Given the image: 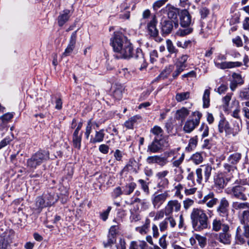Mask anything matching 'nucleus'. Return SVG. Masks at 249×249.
Masks as SVG:
<instances>
[{
	"label": "nucleus",
	"instance_id": "obj_1",
	"mask_svg": "<svg viewBox=\"0 0 249 249\" xmlns=\"http://www.w3.org/2000/svg\"><path fill=\"white\" fill-rule=\"evenodd\" d=\"M193 228L196 231H201L208 227V217L205 211L200 208H194L191 213Z\"/></svg>",
	"mask_w": 249,
	"mask_h": 249
},
{
	"label": "nucleus",
	"instance_id": "obj_2",
	"mask_svg": "<svg viewBox=\"0 0 249 249\" xmlns=\"http://www.w3.org/2000/svg\"><path fill=\"white\" fill-rule=\"evenodd\" d=\"M50 159V153L47 150L40 149L27 160V167L34 171L38 166L46 162Z\"/></svg>",
	"mask_w": 249,
	"mask_h": 249
},
{
	"label": "nucleus",
	"instance_id": "obj_3",
	"mask_svg": "<svg viewBox=\"0 0 249 249\" xmlns=\"http://www.w3.org/2000/svg\"><path fill=\"white\" fill-rule=\"evenodd\" d=\"M124 35L120 32L114 33V36L110 39V44L115 52L114 56L117 59L124 58V49L123 48Z\"/></svg>",
	"mask_w": 249,
	"mask_h": 249
},
{
	"label": "nucleus",
	"instance_id": "obj_4",
	"mask_svg": "<svg viewBox=\"0 0 249 249\" xmlns=\"http://www.w3.org/2000/svg\"><path fill=\"white\" fill-rule=\"evenodd\" d=\"M135 57L137 59V62L142 64L140 68V70H142L147 67L145 60L140 50H134L132 44L125 38V59H129Z\"/></svg>",
	"mask_w": 249,
	"mask_h": 249
},
{
	"label": "nucleus",
	"instance_id": "obj_5",
	"mask_svg": "<svg viewBox=\"0 0 249 249\" xmlns=\"http://www.w3.org/2000/svg\"><path fill=\"white\" fill-rule=\"evenodd\" d=\"M227 57L221 53L218 54L214 59L213 62L215 66L221 70L233 69L240 67L242 65V63L239 61H226Z\"/></svg>",
	"mask_w": 249,
	"mask_h": 249
},
{
	"label": "nucleus",
	"instance_id": "obj_6",
	"mask_svg": "<svg viewBox=\"0 0 249 249\" xmlns=\"http://www.w3.org/2000/svg\"><path fill=\"white\" fill-rule=\"evenodd\" d=\"M247 190V187L238 185L227 188L225 190V192L227 194L231 195L232 197L242 201H246L247 200V196L246 195V192Z\"/></svg>",
	"mask_w": 249,
	"mask_h": 249
},
{
	"label": "nucleus",
	"instance_id": "obj_7",
	"mask_svg": "<svg viewBox=\"0 0 249 249\" xmlns=\"http://www.w3.org/2000/svg\"><path fill=\"white\" fill-rule=\"evenodd\" d=\"M242 155L240 153L235 152L231 154L227 159V162L223 165L225 172L231 173L237 169L236 165L241 159Z\"/></svg>",
	"mask_w": 249,
	"mask_h": 249
},
{
	"label": "nucleus",
	"instance_id": "obj_8",
	"mask_svg": "<svg viewBox=\"0 0 249 249\" xmlns=\"http://www.w3.org/2000/svg\"><path fill=\"white\" fill-rule=\"evenodd\" d=\"M212 171V167L209 164L201 165L196 170V181L199 184H201L203 182L202 173L204 174V180L205 182H207L211 175Z\"/></svg>",
	"mask_w": 249,
	"mask_h": 249
},
{
	"label": "nucleus",
	"instance_id": "obj_9",
	"mask_svg": "<svg viewBox=\"0 0 249 249\" xmlns=\"http://www.w3.org/2000/svg\"><path fill=\"white\" fill-rule=\"evenodd\" d=\"M192 116L194 117L192 119H188L184 123L183 130L187 133H190L200 123V120L202 117V114L199 111H196L192 113Z\"/></svg>",
	"mask_w": 249,
	"mask_h": 249
},
{
	"label": "nucleus",
	"instance_id": "obj_10",
	"mask_svg": "<svg viewBox=\"0 0 249 249\" xmlns=\"http://www.w3.org/2000/svg\"><path fill=\"white\" fill-rule=\"evenodd\" d=\"M15 236L13 230H6L0 235V249H7Z\"/></svg>",
	"mask_w": 249,
	"mask_h": 249
},
{
	"label": "nucleus",
	"instance_id": "obj_11",
	"mask_svg": "<svg viewBox=\"0 0 249 249\" xmlns=\"http://www.w3.org/2000/svg\"><path fill=\"white\" fill-rule=\"evenodd\" d=\"M230 228L229 225H225L223 228V231L218 233L217 240L220 243L229 245L231 242V234L229 232Z\"/></svg>",
	"mask_w": 249,
	"mask_h": 249
},
{
	"label": "nucleus",
	"instance_id": "obj_12",
	"mask_svg": "<svg viewBox=\"0 0 249 249\" xmlns=\"http://www.w3.org/2000/svg\"><path fill=\"white\" fill-rule=\"evenodd\" d=\"M168 196L167 192L158 194H154L151 197V201L154 208L158 209L164 203Z\"/></svg>",
	"mask_w": 249,
	"mask_h": 249
},
{
	"label": "nucleus",
	"instance_id": "obj_13",
	"mask_svg": "<svg viewBox=\"0 0 249 249\" xmlns=\"http://www.w3.org/2000/svg\"><path fill=\"white\" fill-rule=\"evenodd\" d=\"M229 202L225 197H222L217 208V212L219 216L227 217L229 213Z\"/></svg>",
	"mask_w": 249,
	"mask_h": 249
},
{
	"label": "nucleus",
	"instance_id": "obj_14",
	"mask_svg": "<svg viewBox=\"0 0 249 249\" xmlns=\"http://www.w3.org/2000/svg\"><path fill=\"white\" fill-rule=\"evenodd\" d=\"M173 22L175 27H177L178 24L176 22L169 20H164L161 22V33L163 36H165L171 33L173 29Z\"/></svg>",
	"mask_w": 249,
	"mask_h": 249
},
{
	"label": "nucleus",
	"instance_id": "obj_15",
	"mask_svg": "<svg viewBox=\"0 0 249 249\" xmlns=\"http://www.w3.org/2000/svg\"><path fill=\"white\" fill-rule=\"evenodd\" d=\"M180 203L177 200H172L168 202L165 207V215L166 216L172 214L174 211L178 212L180 210Z\"/></svg>",
	"mask_w": 249,
	"mask_h": 249
},
{
	"label": "nucleus",
	"instance_id": "obj_16",
	"mask_svg": "<svg viewBox=\"0 0 249 249\" xmlns=\"http://www.w3.org/2000/svg\"><path fill=\"white\" fill-rule=\"evenodd\" d=\"M73 14V11L69 9H64L60 12L57 17V22L59 26H63L70 19Z\"/></svg>",
	"mask_w": 249,
	"mask_h": 249
},
{
	"label": "nucleus",
	"instance_id": "obj_17",
	"mask_svg": "<svg viewBox=\"0 0 249 249\" xmlns=\"http://www.w3.org/2000/svg\"><path fill=\"white\" fill-rule=\"evenodd\" d=\"M157 20L155 15L151 17L150 20L147 23V30L149 34L153 37H157L158 35L159 31L156 28Z\"/></svg>",
	"mask_w": 249,
	"mask_h": 249
},
{
	"label": "nucleus",
	"instance_id": "obj_18",
	"mask_svg": "<svg viewBox=\"0 0 249 249\" xmlns=\"http://www.w3.org/2000/svg\"><path fill=\"white\" fill-rule=\"evenodd\" d=\"M141 120V117L139 115H135L130 118L126 122H125V128L133 130L134 126L138 124ZM131 136H129V138H127V140H130L131 138L133 137L135 134V131H131Z\"/></svg>",
	"mask_w": 249,
	"mask_h": 249
},
{
	"label": "nucleus",
	"instance_id": "obj_19",
	"mask_svg": "<svg viewBox=\"0 0 249 249\" xmlns=\"http://www.w3.org/2000/svg\"><path fill=\"white\" fill-rule=\"evenodd\" d=\"M77 32V31H75L72 33L70 39L69 44L65 49V52L63 53V56H68L73 51L76 44Z\"/></svg>",
	"mask_w": 249,
	"mask_h": 249
},
{
	"label": "nucleus",
	"instance_id": "obj_20",
	"mask_svg": "<svg viewBox=\"0 0 249 249\" xmlns=\"http://www.w3.org/2000/svg\"><path fill=\"white\" fill-rule=\"evenodd\" d=\"M167 155L168 157L171 156H173L172 160V164L173 167H179L180 165L183 162L185 158V154L184 153H182L181 156L178 159H176V158L177 157V154H176L175 151L173 150L170 151L167 153Z\"/></svg>",
	"mask_w": 249,
	"mask_h": 249
},
{
	"label": "nucleus",
	"instance_id": "obj_21",
	"mask_svg": "<svg viewBox=\"0 0 249 249\" xmlns=\"http://www.w3.org/2000/svg\"><path fill=\"white\" fill-rule=\"evenodd\" d=\"M214 186L219 189H223L227 184V182L222 173H218L213 176Z\"/></svg>",
	"mask_w": 249,
	"mask_h": 249
},
{
	"label": "nucleus",
	"instance_id": "obj_22",
	"mask_svg": "<svg viewBox=\"0 0 249 249\" xmlns=\"http://www.w3.org/2000/svg\"><path fill=\"white\" fill-rule=\"evenodd\" d=\"M117 230V227L116 226H112L110 227L107 236V241L104 242V245L105 248L111 246L115 242L116 240L115 235Z\"/></svg>",
	"mask_w": 249,
	"mask_h": 249
},
{
	"label": "nucleus",
	"instance_id": "obj_23",
	"mask_svg": "<svg viewBox=\"0 0 249 249\" xmlns=\"http://www.w3.org/2000/svg\"><path fill=\"white\" fill-rule=\"evenodd\" d=\"M232 127L230 126V136H232L234 137L236 136L242 129V120H231Z\"/></svg>",
	"mask_w": 249,
	"mask_h": 249
},
{
	"label": "nucleus",
	"instance_id": "obj_24",
	"mask_svg": "<svg viewBox=\"0 0 249 249\" xmlns=\"http://www.w3.org/2000/svg\"><path fill=\"white\" fill-rule=\"evenodd\" d=\"M162 140L155 138L152 142L148 145L147 152L151 153H157L162 149L163 144Z\"/></svg>",
	"mask_w": 249,
	"mask_h": 249
},
{
	"label": "nucleus",
	"instance_id": "obj_25",
	"mask_svg": "<svg viewBox=\"0 0 249 249\" xmlns=\"http://www.w3.org/2000/svg\"><path fill=\"white\" fill-rule=\"evenodd\" d=\"M163 13H167L168 17L172 19H176L178 18L179 13L178 9L170 5H167L164 8L161 10Z\"/></svg>",
	"mask_w": 249,
	"mask_h": 249
},
{
	"label": "nucleus",
	"instance_id": "obj_26",
	"mask_svg": "<svg viewBox=\"0 0 249 249\" xmlns=\"http://www.w3.org/2000/svg\"><path fill=\"white\" fill-rule=\"evenodd\" d=\"M218 131L220 133L225 132L226 136H230V125L229 122L225 119H221L218 125Z\"/></svg>",
	"mask_w": 249,
	"mask_h": 249
},
{
	"label": "nucleus",
	"instance_id": "obj_27",
	"mask_svg": "<svg viewBox=\"0 0 249 249\" xmlns=\"http://www.w3.org/2000/svg\"><path fill=\"white\" fill-rule=\"evenodd\" d=\"M202 201L208 207L212 208L217 203V199L214 197L213 193H210L203 197Z\"/></svg>",
	"mask_w": 249,
	"mask_h": 249
},
{
	"label": "nucleus",
	"instance_id": "obj_28",
	"mask_svg": "<svg viewBox=\"0 0 249 249\" xmlns=\"http://www.w3.org/2000/svg\"><path fill=\"white\" fill-rule=\"evenodd\" d=\"M55 203L53 200H46L45 197L38 196L36 199V207L38 209H42L44 207L50 206Z\"/></svg>",
	"mask_w": 249,
	"mask_h": 249
},
{
	"label": "nucleus",
	"instance_id": "obj_29",
	"mask_svg": "<svg viewBox=\"0 0 249 249\" xmlns=\"http://www.w3.org/2000/svg\"><path fill=\"white\" fill-rule=\"evenodd\" d=\"M191 23V17L187 10L182 12L180 17V24L182 27H188Z\"/></svg>",
	"mask_w": 249,
	"mask_h": 249
},
{
	"label": "nucleus",
	"instance_id": "obj_30",
	"mask_svg": "<svg viewBox=\"0 0 249 249\" xmlns=\"http://www.w3.org/2000/svg\"><path fill=\"white\" fill-rule=\"evenodd\" d=\"M190 114V111L186 107H182L180 109L177 110L175 118L178 120L182 122L185 120Z\"/></svg>",
	"mask_w": 249,
	"mask_h": 249
},
{
	"label": "nucleus",
	"instance_id": "obj_31",
	"mask_svg": "<svg viewBox=\"0 0 249 249\" xmlns=\"http://www.w3.org/2000/svg\"><path fill=\"white\" fill-rule=\"evenodd\" d=\"M105 134L103 129L99 131H96L94 137H91L90 139V142L93 144L101 142L103 141Z\"/></svg>",
	"mask_w": 249,
	"mask_h": 249
},
{
	"label": "nucleus",
	"instance_id": "obj_32",
	"mask_svg": "<svg viewBox=\"0 0 249 249\" xmlns=\"http://www.w3.org/2000/svg\"><path fill=\"white\" fill-rule=\"evenodd\" d=\"M189 58V55L187 54H182L181 56H179L177 59V61L175 63V64L178 66L184 69L187 67V64L186 63L187 61Z\"/></svg>",
	"mask_w": 249,
	"mask_h": 249
},
{
	"label": "nucleus",
	"instance_id": "obj_33",
	"mask_svg": "<svg viewBox=\"0 0 249 249\" xmlns=\"http://www.w3.org/2000/svg\"><path fill=\"white\" fill-rule=\"evenodd\" d=\"M150 223V220L148 218H146L145 223L141 227H136V231L142 235L147 233L149 231Z\"/></svg>",
	"mask_w": 249,
	"mask_h": 249
},
{
	"label": "nucleus",
	"instance_id": "obj_34",
	"mask_svg": "<svg viewBox=\"0 0 249 249\" xmlns=\"http://www.w3.org/2000/svg\"><path fill=\"white\" fill-rule=\"evenodd\" d=\"M225 225H228L223 223L220 219H214L212 222V230L216 232L219 231L221 229L223 231V228Z\"/></svg>",
	"mask_w": 249,
	"mask_h": 249
},
{
	"label": "nucleus",
	"instance_id": "obj_35",
	"mask_svg": "<svg viewBox=\"0 0 249 249\" xmlns=\"http://www.w3.org/2000/svg\"><path fill=\"white\" fill-rule=\"evenodd\" d=\"M210 88L209 89H206L204 90L202 100H203V107L204 108H208L210 106Z\"/></svg>",
	"mask_w": 249,
	"mask_h": 249
},
{
	"label": "nucleus",
	"instance_id": "obj_36",
	"mask_svg": "<svg viewBox=\"0 0 249 249\" xmlns=\"http://www.w3.org/2000/svg\"><path fill=\"white\" fill-rule=\"evenodd\" d=\"M232 207L235 210H241L244 209L249 210V203L247 202H233L232 204Z\"/></svg>",
	"mask_w": 249,
	"mask_h": 249
},
{
	"label": "nucleus",
	"instance_id": "obj_37",
	"mask_svg": "<svg viewBox=\"0 0 249 249\" xmlns=\"http://www.w3.org/2000/svg\"><path fill=\"white\" fill-rule=\"evenodd\" d=\"M150 133L155 136V138L161 139L163 134V131L161 128L158 125H155L150 129Z\"/></svg>",
	"mask_w": 249,
	"mask_h": 249
},
{
	"label": "nucleus",
	"instance_id": "obj_38",
	"mask_svg": "<svg viewBox=\"0 0 249 249\" xmlns=\"http://www.w3.org/2000/svg\"><path fill=\"white\" fill-rule=\"evenodd\" d=\"M243 227H238L236 231V239L238 244H242L245 243V240L243 237Z\"/></svg>",
	"mask_w": 249,
	"mask_h": 249
},
{
	"label": "nucleus",
	"instance_id": "obj_39",
	"mask_svg": "<svg viewBox=\"0 0 249 249\" xmlns=\"http://www.w3.org/2000/svg\"><path fill=\"white\" fill-rule=\"evenodd\" d=\"M190 96V92L189 91H186L177 93L176 95L175 98L178 102H181L189 99Z\"/></svg>",
	"mask_w": 249,
	"mask_h": 249
},
{
	"label": "nucleus",
	"instance_id": "obj_40",
	"mask_svg": "<svg viewBox=\"0 0 249 249\" xmlns=\"http://www.w3.org/2000/svg\"><path fill=\"white\" fill-rule=\"evenodd\" d=\"M190 159L196 165H198L201 163L203 160V158L202 154L199 152H196L194 154L191 156Z\"/></svg>",
	"mask_w": 249,
	"mask_h": 249
},
{
	"label": "nucleus",
	"instance_id": "obj_41",
	"mask_svg": "<svg viewBox=\"0 0 249 249\" xmlns=\"http://www.w3.org/2000/svg\"><path fill=\"white\" fill-rule=\"evenodd\" d=\"M173 70V67L172 65H170L168 67H166L159 75L158 78L162 79L166 78L170 74Z\"/></svg>",
	"mask_w": 249,
	"mask_h": 249
},
{
	"label": "nucleus",
	"instance_id": "obj_42",
	"mask_svg": "<svg viewBox=\"0 0 249 249\" xmlns=\"http://www.w3.org/2000/svg\"><path fill=\"white\" fill-rule=\"evenodd\" d=\"M166 47L168 52L170 54H177L178 52V50L176 48L175 46L174 45L172 41L170 39H167L166 41Z\"/></svg>",
	"mask_w": 249,
	"mask_h": 249
},
{
	"label": "nucleus",
	"instance_id": "obj_43",
	"mask_svg": "<svg viewBox=\"0 0 249 249\" xmlns=\"http://www.w3.org/2000/svg\"><path fill=\"white\" fill-rule=\"evenodd\" d=\"M240 222L242 224H249V210L243 211L240 216Z\"/></svg>",
	"mask_w": 249,
	"mask_h": 249
},
{
	"label": "nucleus",
	"instance_id": "obj_44",
	"mask_svg": "<svg viewBox=\"0 0 249 249\" xmlns=\"http://www.w3.org/2000/svg\"><path fill=\"white\" fill-rule=\"evenodd\" d=\"M126 168L128 171L136 172L138 168V163L134 159H131L127 164Z\"/></svg>",
	"mask_w": 249,
	"mask_h": 249
},
{
	"label": "nucleus",
	"instance_id": "obj_45",
	"mask_svg": "<svg viewBox=\"0 0 249 249\" xmlns=\"http://www.w3.org/2000/svg\"><path fill=\"white\" fill-rule=\"evenodd\" d=\"M82 132H80L79 136H72V142L73 146L80 149L81 148V143L82 140Z\"/></svg>",
	"mask_w": 249,
	"mask_h": 249
},
{
	"label": "nucleus",
	"instance_id": "obj_46",
	"mask_svg": "<svg viewBox=\"0 0 249 249\" xmlns=\"http://www.w3.org/2000/svg\"><path fill=\"white\" fill-rule=\"evenodd\" d=\"M189 174L187 177V179L189 181L188 183V187H193L195 185L194 180V174L193 172L191 171L190 169H187Z\"/></svg>",
	"mask_w": 249,
	"mask_h": 249
},
{
	"label": "nucleus",
	"instance_id": "obj_47",
	"mask_svg": "<svg viewBox=\"0 0 249 249\" xmlns=\"http://www.w3.org/2000/svg\"><path fill=\"white\" fill-rule=\"evenodd\" d=\"M232 94H233L232 93H228L225 97L223 98L222 102L225 108H227L229 107V103L231 100Z\"/></svg>",
	"mask_w": 249,
	"mask_h": 249
},
{
	"label": "nucleus",
	"instance_id": "obj_48",
	"mask_svg": "<svg viewBox=\"0 0 249 249\" xmlns=\"http://www.w3.org/2000/svg\"><path fill=\"white\" fill-rule=\"evenodd\" d=\"M168 217L164 218L168 224L169 228L173 229L175 228L177 225L175 218L172 215H168Z\"/></svg>",
	"mask_w": 249,
	"mask_h": 249
},
{
	"label": "nucleus",
	"instance_id": "obj_49",
	"mask_svg": "<svg viewBox=\"0 0 249 249\" xmlns=\"http://www.w3.org/2000/svg\"><path fill=\"white\" fill-rule=\"evenodd\" d=\"M199 131H202V137L205 138L208 136L209 127L205 123H202L199 128Z\"/></svg>",
	"mask_w": 249,
	"mask_h": 249
},
{
	"label": "nucleus",
	"instance_id": "obj_50",
	"mask_svg": "<svg viewBox=\"0 0 249 249\" xmlns=\"http://www.w3.org/2000/svg\"><path fill=\"white\" fill-rule=\"evenodd\" d=\"M193 29L191 28H187L184 29H179L178 31L176 34L179 36H183L190 34Z\"/></svg>",
	"mask_w": 249,
	"mask_h": 249
},
{
	"label": "nucleus",
	"instance_id": "obj_51",
	"mask_svg": "<svg viewBox=\"0 0 249 249\" xmlns=\"http://www.w3.org/2000/svg\"><path fill=\"white\" fill-rule=\"evenodd\" d=\"M191 41L190 40H185L184 42L178 40L176 45L178 47L186 49L191 46Z\"/></svg>",
	"mask_w": 249,
	"mask_h": 249
},
{
	"label": "nucleus",
	"instance_id": "obj_52",
	"mask_svg": "<svg viewBox=\"0 0 249 249\" xmlns=\"http://www.w3.org/2000/svg\"><path fill=\"white\" fill-rule=\"evenodd\" d=\"M196 239L198 241L199 245L201 248H203L206 244V238L198 234L195 235Z\"/></svg>",
	"mask_w": 249,
	"mask_h": 249
},
{
	"label": "nucleus",
	"instance_id": "obj_53",
	"mask_svg": "<svg viewBox=\"0 0 249 249\" xmlns=\"http://www.w3.org/2000/svg\"><path fill=\"white\" fill-rule=\"evenodd\" d=\"M168 161L167 160V157H161L160 156L158 155L157 164L162 167L165 166L168 163Z\"/></svg>",
	"mask_w": 249,
	"mask_h": 249
},
{
	"label": "nucleus",
	"instance_id": "obj_54",
	"mask_svg": "<svg viewBox=\"0 0 249 249\" xmlns=\"http://www.w3.org/2000/svg\"><path fill=\"white\" fill-rule=\"evenodd\" d=\"M175 66L176 69L172 73V77L174 79H176L178 77V76L185 70L176 64H175Z\"/></svg>",
	"mask_w": 249,
	"mask_h": 249
},
{
	"label": "nucleus",
	"instance_id": "obj_55",
	"mask_svg": "<svg viewBox=\"0 0 249 249\" xmlns=\"http://www.w3.org/2000/svg\"><path fill=\"white\" fill-rule=\"evenodd\" d=\"M232 77L233 78L232 81L235 82L239 85H241L244 82L241 75L239 74L233 73L232 75Z\"/></svg>",
	"mask_w": 249,
	"mask_h": 249
},
{
	"label": "nucleus",
	"instance_id": "obj_56",
	"mask_svg": "<svg viewBox=\"0 0 249 249\" xmlns=\"http://www.w3.org/2000/svg\"><path fill=\"white\" fill-rule=\"evenodd\" d=\"M92 122L91 120H89L87 123V125L86 128V131L85 133V135L86 136V139H88L89 138V136L90 135V134L91 132L92 129Z\"/></svg>",
	"mask_w": 249,
	"mask_h": 249
},
{
	"label": "nucleus",
	"instance_id": "obj_57",
	"mask_svg": "<svg viewBox=\"0 0 249 249\" xmlns=\"http://www.w3.org/2000/svg\"><path fill=\"white\" fill-rule=\"evenodd\" d=\"M111 210V207L108 206L106 211L102 212L100 215L101 219H102L104 221H106L108 218L109 213H110Z\"/></svg>",
	"mask_w": 249,
	"mask_h": 249
},
{
	"label": "nucleus",
	"instance_id": "obj_58",
	"mask_svg": "<svg viewBox=\"0 0 249 249\" xmlns=\"http://www.w3.org/2000/svg\"><path fill=\"white\" fill-rule=\"evenodd\" d=\"M159 226L160 228V231L161 232H164L168 230L169 227L168 223H167L165 219H164V220H163L159 223Z\"/></svg>",
	"mask_w": 249,
	"mask_h": 249
},
{
	"label": "nucleus",
	"instance_id": "obj_59",
	"mask_svg": "<svg viewBox=\"0 0 249 249\" xmlns=\"http://www.w3.org/2000/svg\"><path fill=\"white\" fill-rule=\"evenodd\" d=\"M168 0H158L155 1L153 4V8L154 10H157L165 3Z\"/></svg>",
	"mask_w": 249,
	"mask_h": 249
},
{
	"label": "nucleus",
	"instance_id": "obj_60",
	"mask_svg": "<svg viewBox=\"0 0 249 249\" xmlns=\"http://www.w3.org/2000/svg\"><path fill=\"white\" fill-rule=\"evenodd\" d=\"M138 182L141 185V187L143 191L146 194L149 193V187L147 183L143 179H140L138 180Z\"/></svg>",
	"mask_w": 249,
	"mask_h": 249
},
{
	"label": "nucleus",
	"instance_id": "obj_61",
	"mask_svg": "<svg viewBox=\"0 0 249 249\" xmlns=\"http://www.w3.org/2000/svg\"><path fill=\"white\" fill-rule=\"evenodd\" d=\"M239 97L243 99H249V88L245 89L240 91Z\"/></svg>",
	"mask_w": 249,
	"mask_h": 249
},
{
	"label": "nucleus",
	"instance_id": "obj_62",
	"mask_svg": "<svg viewBox=\"0 0 249 249\" xmlns=\"http://www.w3.org/2000/svg\"><path fill=\"white\" fill-rule=\"evenodd\" d=\"M55 108L61 110L62 108V100L59 97H55Z\"/></svg>",
	"mask_w": 249,
	"mask_h": 249
},
{
	"label": "nucleus",
	"instance_id": "obj_63",
	"mask_svg": "<svg viewBox=\"0 0 249 249\" xmlns=\"http://www.w3.org/2000/svg\"><path fill=\"white\" fill-rule=\"evenodd\" d=\"M194 203V201L190 198H187L183 202V207L185 210L188 209Z\"/></svg>",
	"mask_w": 249,
	"mask_h": 249
},
{
	"label": "nucleus",
	"instance_id": "obj_64",
	"mask_svg": "<svg viewBox=\"0 0 249 249\" xmlns=\"http://www.w3.org/2000/svg\"><path fill=\"white\" fill-rule=\"evenodd\" d=\"M199 13L201 15V18L204 19L209 14V10L206 7H202L200 9Z\"/></svg>",
	"mask_w": 249,
	"mask_h": 249
}]
</instances>
